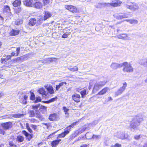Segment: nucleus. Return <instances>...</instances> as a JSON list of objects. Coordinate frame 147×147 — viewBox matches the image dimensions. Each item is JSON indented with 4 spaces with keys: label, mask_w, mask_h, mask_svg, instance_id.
I'll use <instances>...</instances> for the list:
<instances>
[{
    "label": "nucleus",
    "mask_w": 147,
    "mask_h": 147,
    "mask_svg": "<svg viewBox=\"0 0 147 147\" xmlns=\"http://www.w3.org/2000/svg\"><path fill=\"white\" fill-rule=\"evenodd\" d=\"M92 134L90 133H87L86 135V138L88 139L92 138Z\"/></svg>",
    "instance_id": "38"
},
{
    "label": "nucleus",
    "mask_w": 147,
    "mask_h": 147,
    "mask_svg": "<svg viewBox=\"0 0 147 147\" xmlns=\"http://www.w3.org/2000/svg\"><path fill=\"white\" fill-rule=\"evenodd\" d=\"M42 6L43 5L41 2L37 1L35 3L33 4V7L38 9H40L42 7Z\"/></svg>",
    "instance_id": "13"
},
{
    "label": "nucleus",
    "mask_w": 147,
    "mask_h": 147,
    "mask_svg": "<svg viewBox=\"0 0 147 147\" xmlns=\"http://www.w3.org/2000/svg\"><path fill=\"white\" fill-rule=\"evenodd\" d=\"M133 68L131 66L129 65V72H132L133 71Z\"/></svg>",
    "instance_id": "58"
},
{
    "label": "nucleus",
    "mask_w": 147,
    "mask_h": 147,
    "mask_svg": "<svg viewBox=\"0 0 147 147\" xmlns=\"http://www.w3.org/2000/svg\"><path fill=\"white\" fill-rule=\"evenodd\" d=\"M57 99V96H55V97L52 98L50 99L49 100L45 102V103H49L50 102H53L54 101H56Z\"/></svg>",
    "instance_id": "29"
},
{
    "label": "nucleus",
    "mask_w": 147,
    "mask_h": 147,
    "mask_svg": "<svg viewBox=\"0 0 147 147\" xmlns=\"http://www.w3.org/2000/svg\"><path fill=\"white\" fill-rule=\"evenodd\" d=\"M136 123L135 121H131L130 124L131 127L133 129L135 128L136 127Z\"/></svg>",
    "instance_id": "35"
},
{
    "label": "nucleus",
    "mask_w": 147,
    "mask_h": 147,
    "mask_svg": "<svg viewBox=\"0 0 147 147\" xmlns=\"http://www.w3.org/2000/svg\"><path fill=\"white\" fill-rule=\"evenodd\" d=\"M77 123V122H75L73 123L69 126L67 127L65 129V130H70L71 127L73 128L74 126Z\"/></svg>",
    "instance_id": "26"
},
{
    "label": "nucleus",
    "mask_w": 147,
    "mask_h": 147,
    "mask_svg": "<svg viewBox=\"0 0 147 147\" xmlns=\"http://www.w3.org/2000/svg\"><path fill=\"white\" fill-rule=\"evenodd\" d=\"M50 62L53 61H56L57 60V59L54 58H50Z\"/></svg>",
    "instance_id": "50"
},
{
    "label": "nucleus",
    "mask_w": 147,
    "mask_h": 147,
    "mask_svg": "<svg viewBox=\"0 0 147 147\" xmlns=\"http://www.w3.org/2000/svg\"><path fill=\"white\" fill-rule=\"evenodd\" d=\"M47 107L44 106H41L40 107V108L41 109H43L45 110H46Z\"/></svg>",
    "instance_id": "56"
},
{
    "label": "nucleus",
    "mask_w": 147,
    "mask_h": 147,
    "mask_svg": "<svg viewBox=\"0 0 147 147\" xmlns=\"http://www.w3.org/2000/svg\"><path fill=\"white\" fill-rule=\"evenodd\" d=\"M143 147H147V143L144 144Z\"/></svg>",
    "instance_id": "64"
},
{
    "label": "nucleus",
    "mask_w": 147,
    "mask_h": 147,
    "mask_svg": "<svg viewBox=\"0 0 147 147\" xmlns=\"http://www.w3.org/2000/svg\"><path fill=\"white\" fill-rule=\"evenodd\" d=\"M120 136H119L118 138L121 139H124L125 138H127V137H125V136H124L123 134L122 133H120Z\"/></svg>",
    "instance_id": "40"
},
{
    "label": "nucleus",
    "mask_w": 147,
    "mask_h": 147,
    "mask_svg": "<svg viewBox=\"0 0 147 147\" xmlns=\"http://www.w3.org/2000/svg\"><path fill=\"white\" fill-rule=\"evenodd\" d=\"M44 5H50L51 3L52 0H42Z\"/></svg>",
    "instance_id": "28"
},
{
    "label": "nucleus",
    "mask_w": 147,
    "mask_h": 147,
    "mask_svg": "<svg viewBox=\"0 0 147 147\" xmlns=\"http://www.w3.org/2000/svg\"><path fill=\"white\" fill-rule=\"evenodd\" d=\"M127 85V84L126 82H124L123 83L122 86L115 93V96H117L121 94L125 89Z\"/></svg>",
    "instance_id": "2"
},
{
    "label": "nucleus",
    "mask_w": 147,
    "mask_h": 147,
    "mask_svg": "<svg viewBox=\"0 0 147 147\" xmlns=\"http://www.w3.org/2000/svg\"><path fill=\"white\" fill-rule=\"evenodd\" d=\"M0 133L1 134L3 135L5 134V131L3 130H1Z\"/></svg>",
    "instance_id": "60"
},
{
    "label": "nucleus",
    "mask_w": 147,
    "mask_h": 147,
    "mask_svg": "<svg viewBox=\"0 0 147 147\" xmlns=\"http://www.w3.org/2000/svg\"><path fill=\"white\" fill-rule=\"evenodd\" d=\"M69 35V33L66 32L63 35L62 37L63 38H66L68 37Z\"/></svg>",
    "instance_id": "42"
},
{
    "label": "nucleus",
    "mask_w": 147,
    "mask_h": 147,
    "mask_svg": "<svg viewBox=\"0 0 147 147\" xmlns=\"http://www.w3.org/2000/svg\"><path fill=\"white\" fill-rule=\"evenodd\" d=\"M23 101H22V103L24 104H26L27 103V102L26 100H24V99H23Z\"/></svg>",
    "instance_id": "59"
},
{
    "label": "nucleus",
    "mask_w": 147,
    "mask_h": 147,
    "mask_svg": "<svg viewBox=\"0 0 147 147\" xmlns=\"http://www.w3.org/2000/svg\"><path fill=\"white\" fill-rule=\"evenodd\" d=\"M123 14L121 13L119 15H118L117 16H116V18L117 19H121L123 18H125L126 17H127V16H126L125 15H123Z\"/></svg>",
    "instance_id": "30"
},
{
    "label": "nucleus",
    "mask_w": 147,
    "mask_h": 147,
    "mask_svg": "<svg viewBox=\"0 0 147 147\" xmlns=\"http://www.w3.org/2000/svg\"><path fill=\"white\" fill-rule=\"evenodd\" d=\"M22 134L26 137H28L30 139L32 138L31 135L29 134L25 131L24 130L22 131Z\"/></svg>",
    "instance_id": "34"
},
{
    "label": "nucleus",
    "mask_w": 147,
    "mask_h": 147,
    "mask_svg": "<svg viewBox=\"0 0 147 147\" xmlns=\"http://www.w3.org/2000/svg\"><path fill=\"white\" fill-rule=\"evenodd\" d=\"M52 14L48 12V11H46L45 13L43 20H44L49 18L52 16Z\"/></svg>",
    "instance_id": "17"
},
{
    "label": "nucleus",
    "mask_w": 147,
    "mask_h": 147,
    "mask_svg": "<svg viewBox=\"0 0 147 147\" xmlns=\"http://www.w3.org/2000/svg\"><path fill=\"white\" fill-rule=\"evenodd\" d=\"M11 116L14 117L19 118L23 117L24 115L19 114H12Z\"/></svg>",
    "instance_id": "32"
},
{
    "label": "nucleus",
    "mask_w": 147,
    "mask_h": 147,
    "mask_svg": "<svg viewBox=\"0 0 147 147\" xmlns=\"http://www.w3.org/2000/svg\"><path fill=\"white\" fill-rule=\"evenodd\" d=\"M80 147H88V145L86 144H84L81 146Z\"/></svg>",
    "instance_id": "61"
},
{
    "label": "nucleus",
    "mask_w": 147,
    "mask_h": 147,
    "mask_svg": "<svg viewBox=\"0 0 147 147\" xmlns=\"http://www.w3.org/2000/svg\"><path fill=\"white\" fill-rule=\"evenodd\" d=\"M65 7L70 11L74 13H78L79 10L76 7L72 5H65Z\"/></svg>",
    "instance_id": "4"
},
{
    "label": "nucleus",
    "mask_w": 147,
    "mask_h": 147,
    "mask_svg": "<svg viewBox=\"0 0 147 147\" xmlns=\"http://www.w3.org/2000/svg\"><path fill=\"white\" fill-rule=\"evenodd\" d=\"M26 128L28 130V131L30 133H31L32 132V129L30 128V127H29L28 125V124H26Z\"/></svg>",
    "instance_id": "46"
},
{
    "label": "nucleus",
    "mask_w": 147,
    "mask_h": 147,
    "mask_svg": "<svg viewBox=\"0 0 147 147\" xmlns=\"http://www.w3.org/2000/svg\"><path fill=\"white\" fill-rule=\"evenodd\" d=\"M28 96H27L26 95H25L24 96L23 98H22V99H24V100H26Z\"/></svg>",
    "instance_id": "57"
},
{
    "label": "nucleus",
    "mask_w": 147,
    "mask_h": 147,
    "mask_svg": "<svg viewBox=\"0 0 147 147\" xmlns=\"http://www.w3.org/2000/svg\"><path fill=\"white\" fill-rule=\"evenodd\" d=\"M58 119V116L55 113L51 114L49 119L51 121H55L57 120Z\"/></svg>",
    "instance_id": "9"
},
{
    "label": "nucleus",
    "mask_w": 147,
    "mask_h": 147,
    "mask_svg": "<svg viewBox=\"0 0 147 147\" xmlns=\"http://www.w3.org/2000/svg\"><path fill=\"white\" fill-rule=\"evenodd\" d=\"M19 33V30H17L12 29L10 32L9 34L11 36H13L18 35Z\"/></svg>",
    "instance_id": "19"
},
{
    "label": "nucleus",
    "mask_w": 147,
    "mask_h": 147,
    "mask_svg": "<svg viewBox=\"0 0 147 147\" xmlns=\"http://www.w3.org/2000/svg\"><path fill=\"white\" fill-rule=\"evenodd\" d=\"M78 91L80 92L81 94L82 95V97L83 98L84 96L86 94V91L85 89H83L81 91H80V90L79 88H78Z\"/></svg>",
    "instance_id": "24"
},
{
    "label": "nucleus",
    "mask_w": 147,
    "mask_h": 147,
    "mask_svg": "<svg viewBox=\"0 0 147 147\" xmlns=\"http://www.w3.org/2000/svg\"><path fill=\"white\" fill-rule=\"evenodd\" d=\"M140 135H136L134 136V138L137 140H139L140 138Z\"/></svg>",
    "instance_id": "51"
},
{
    "label": "nucleus",
    "mask_w": 147,
    "mask_h": 147,
    "mask_svg": "<svg viewBox=\"0 0 147 147\" xmlns=\"http://www.w3.org/2000/svg\"><path fill=\"white\" fill-rule=\"evenodd\" d=\"M100 136L99 135H93L92 137V138L98 139L100 138Z\"/></svg>",
    "instance_id": "45"
},
{
    "label": "nucleus",
    "mask_w": 147,
    "mask_h": 147,
    "mask_svg": "<svg viewBox=\"0 0 147 147\" xmlns=\"http://www.w3.org/2000/svg\"><path fill=\"white\" fill-rule=\"evenodd\" d=\"M117 36L119 38L124 39L127 37V35L126 34H121Z\"/></svg>",
    "instance_id": "31"
},
{
    "label": "nucleus",
    "mask_w": 147,
    "mask_h": 147,
    "mask_svg": "<svg viewBox=\"0 0 147 147\" xmlns=\"http://www.w3.org/2000/svg\"><path fill=\"white\" fill-rule=\"evenodd\" d=\"M20 47H18L16 49V52L17 53V55L16 56H18V54H19L20 53Z\"/></svg>",
    "instance_id": "49"
},
{
    "label": "nucleus",
    "mask_w": 147,
    "mask_h": 147,
    "mask_svg": "<svg viewBox=\"0 0 147 147\" xmlns=\"http://www.w3.org/2000/svg\"><path fill=\"white\" fill-rule=\"evenodd\" d=\"M1 61L2 63H4V62H6L7 61L6 60V59L5 58H1Z\"/></svg>",
    "instance_id": "53"
},
{
    "label": "nucleus",
    "mask_w": 147,
    "mask_h": 147,
    "mask_svg": "<svg viewBox=\"0 0 147 147\" xmlns=\"http://www.w3.org/2000/svg\"><path fill=\"white\" fill-rule=\"evenodd\" d=\"M86 129V127H82L79 129L78 130L76 131L75 133L71 136V139H74L75 137H76L78 134L83 133L85 131Z\"/></svg>",
    "instance_id": "3"
},
{
    "label": "nucleus",
    "mask_w": 147,
    "mask_h": 147,
    "mask_svg": "<svg viewBox=\"0 0 147 147\" xmlns=\"http://www.w3.org/2000/svg\"><path fill=\"white\" fill-rule=\"evenodd\" d=\"M69 132V131L67 130H65L64 132L62 133L61 134H59L57 138H60L64 137L67 134H68Z\"/></svg>",
    "instance_id": "23"
},
{
    "label": "nucleus",
    "mask_w": 147,
    "mask_h": 147,
    "mask_svg": "<svg viewBox=\"0 0 147 147\" xmlns=\"http://www.w3.org/2000/svg\"><path fill=\"white\" fill-rule=\"evenodd\" d=\"M15 53H14V52H12L11 53V56H14V55H15Z\"/></svg>",
    "instance_id": "62"
},
{
    "label": "nucleus",
    "mask_w": 147,
    "mask_h": 147,
    "mask_svg": "<svg viewBox=\"0 0 147 147\" xmlns=\"http://www.w3.org/2000/svg\"><path fill=\"white\" fill-rule=\"evenodd\" d=\"M21 2L20 0H16L13 3V5L15 7L20 6L21 4Z\"/></svg>",
    "instance_id": "25"
},
{
    "label": "nucleus",
    "mask_w": 147,
    "mask_h": 147,
    "mask_svg": "<svg viewBox=\"0 0 147 147\" xmlns=\"http://www.w3.org/2000/svg\"><path fill=\"white\" fill-rule=\"evenodd\" d=\"M107 82L106 79L97 81L94 84L93 91L96 92L99 90L102 87L104 86Z\"/></svg>",
    "instance_id": "1"
},
{
    "label": "nucleus",
    "mask_w": 147,
    "mask_h": 147,
    "mask_svg": "<svg viewBox=\"0 0 147 147\" xmlns=\"http://www.w3.org/2000/svg\"><path fill=\"white\" fill-rule=\"evenodd\" d=\"M38 92L40 94L46 96L47 94L46 92L45 91V89L43 88H41L39 89Z\"/></svg>",
    "instance_id": "21"
},
{
    "label": "nucleus",
    "mask_w": 147,
    "mask_h": 147,
    "mask_svg": "<svg viewBox=\"0 0 147 147\" xmlns=\"http://www.w3.org/2000/svg\"><path fill=\"white\" fill-rule=\"evenodd\" d=\"M66 84V82H60L58 85H57L56 86V91H58L59 89L61 87L64 85H65Z\"/></svg>",
    "instance_id": "20"
},
{
    "label": "nucleus",
    "mask_w": 147,
    "mask_h": 147,
    "mask_svg": "<svg viewBox=\"0 0 147 147\" xmlns=\"http://www.w3.org/2000/svg\"><path fill=\"white\" fill-rule=\"evenodd\" d=\"M45 88L47 90L48 93L50 94H53L55 93L53 87L51 85L48 84L44 86Z\"/></svg>",
    "instance_id": "6"
},
{
    "label": "nucleus",
    "mask_w": 147,
    "mask_h": 147,
    "mask_svg": "<svg viewBox=\"0 0 147 147\" xmlns=\"http://www.w3.org/2000/svg\"><path fill=\"white\" fill-rule=\"evenodd\" d=\"M108 98H109V101H110V100H113V99H112V97H109Z\"/></svg>",
    "instance_id": "63"
},
{
    "label": "nucleus",
    "mask_w": 147,
    "mask_h": 147,
    "mask_svg": "<svg viewBox=\"0 0 147 147\" xmlns=\"http://www.w3.org/2000/svg\"><path fill=\"white\" fill-rule=\"evenodd\" d=\"M40 105L39 104L35 105H32V109L34 110H37L39 107Z\"/></svg>",
    "instance_id": "41"
},
{
    "label": "nucleus",
    "mask_w": 147,
    "mask_h": 147,
    "mask_svg": "<svg viewBox=\"0 0 147 147\" xmlns=\"http://www.w3.org/2000/svg\"><path fill=\"white\" fill-rule=\"evenodd\" d=\"M36 20L35 19H32L30 20L29 24L30 26H34L36 23Z\"/></svg>",
    "instance_id": "27"
},
{
    "label": "nucleus",
    "mask_w": 147,
    "mask_h": 147,
    "mask_svg": "<svg viewBox=\"0 0 147 147\" xmlns=\"http://www.w3.org/2000/svg\"><path fill=\"white\" fill-rule=\"evenodd\" d=\"M33 0H25L24 1V3L27 6L33 7Z\"/></svg>",
    "instance_id": "10"
},
{
    "label": "nucleus",
    "mask_w": 147,
    "mask_h": 147,
    "mask_svg": "<svg viewBox=\"0 0 147 147\" xmlns=\"http://www.w3.org/2000/svg\"><path fill=\"white\" fill-rule=\"evenodd\" d=\"M80 95L77 93H75L72 95V99L76 102H80Z\"/></svg>",
    "instance_id": "8"
},
{
    "label": "nucleus",
    "mask_w": 147,
    "mask_h": 147,
    "mask_svg": "<svg viewBox=\"0 0 147 147\" xmlns=\"http://www.w3.org/2000/svg\"><path fill=\"white\" fill-rule=\"evenodd\" d=\"M67 69L72 72L77 71L78 70V68L77 66L72 67V66H67Z\"/></svg>",
    "instance_id": "18"
},
{
    "label": "nucleus",
    "mask_w": 147,
    "mask_h": 147,
    "mask_svg": "<svg viewBox=\"0 0 147 147\" xmlns=\"http://www.w3.org/2000/svg\"><path fill=\"white\" fill-rule=\"evenodd\" d=\"M121 2L118 0H114L112 1V3H108L107 4V6H112L113 7H116L119 6L121 3Z\"/></svg>",
    "instance_id": "5"
},
{
    "label": "nucleus",
    "mask_w": 147,
    "mask_h": 147,
    "mask_svg": "<svg viewBox=\"0 0 147 147\" xmlns=\"http://www.w3.org/2000/svg\"><path fill=\"white\" fill-rule=\"evenodd\" d=\"M30 121L32 123H36L37 122V121L34 119H30Z\"/></svg>",
    "instance_id": "52"
},
{
    "label": "nucleus",
    "mask_w": 147,
    "mask_h": 147,
    "mask_svg": "<svg viewBox=\"0 0 147 147\" xmlns=\"http://www.w3.org/2000/svg\"><path fill=\"white\" fill-rule=\"evenodd\" d=\"M2 126L5 129H8L11 127V122H7L3 123Z\"/></svg>",
    "instance_id": "15"
},
{
    "label": "nucleus",
    "mask_w": 147,
    "mask_h": 147,
    "mask_svg": "<svg viewBox=\"0 0 147 147\" xmlns=\"http://www.w3.org/2000/svg\"><path fill=\"white\" fill-rule=\"evenodd\" d=\"M10 10L9 7L7 5H5L4 7L3 13H8L9 15H10L11 13L10 12Z\"/></svg>",
    "instance_id": "16"
},
{
    "label": "nucleus",
    "mask_w": 147,
    "mask_h": 147,
    "mask_svg": "<svg viewBox=\"0 0 147 147\" xmlns=\"http://www.w3.org/2000/svg\"><path fill=\"white\" fill-rule=\"evenodd\" d=\"M41 101V98L40 97H36V99L35 101V103H36L39 102H40Z\"/></svg>",
    "instance_id": "44"
},
{
    "label": "nucleus",
    "mask_w": 147,
    "mask_h": 147,
    "mask_svg": "<svg viewBox=\"0 0 147 147\" xmlns=\"http://www.w3.org/2000/svg\"><path fill=\"white\" fill-rule=\"evenodd\" d=\"M110 90V89L108 87H105L99 92L97 95H102L106 94Z\"/></svg>",
    "instance_id": "7"
},
{
    "label": "nucleus",
    "mask_w": 147,
    "mask_h": 147,
    "mask_svg": "<svg viewBox=\"0 0 147 147\" xmlns=\"http://www.w3.org/2000/svg\"><path fill=\"white\" fill-rule=\"evenodd\" d=\"M122 66L123 67V70L125 72H128L129 71V66L128 63L125 62L122 63Z\"/></svg>",
    "instance_id": "11"
},
{
    "label": "nucleus",
    "mask_w": 147,
    "mask_h": 147,
    "mask_svg": "<svg viewBox=\"0 0 147 147\" xmlns=\"http://www.w3.org/2000/svg\"><path fill=\"white\" fill-rule=\"evenodd\" d=\"M11 57L10 55H7L5 58L6 59V60L7 61L9 59H11Z\"/></svg>",
    "instance_id": "55"
},
{
    "label": "nucleus",
    "mask_w": 147,
    "mask_h": 147,
    "mask_svg": "<svg viewBox=\"0 0 147 147\" xmlns=\"http://www.w3.org/2000/svg\"><path fill=\"white\" fill-rule=\"evenodd\" d=\"M61 141V139H59L52 141L51 143V146L52 147H56L57 145Z\"/></svg>",
    "instance_id": "22"
},
{
    "label": "nucleus",
    "mask_w": 147,
    "mask_h": 147,
    "mask_svg": "<svg viewBox=\"0 0 147 147\" xmlns=\"http://www.w3.org/2000/svg\"><path fill=\"white\" fill-rule=\"evenodd\" d=\"M18 141L19 142H22L24 140V138L23 137L21 136H18L17 138Z\"/></svg>",
    "instance_id": "37"
},
{
    "label": "nucleus",
    "mask_w": 147,
    "mask_h": 147,
    "mask_svg": "<svg viewBox=\"0 0 147 147\" xmlns=\"http://www.w3.org/2000/svg\"><path fill=\"white\" fill-rule=\"evenodd\" d=\"M31 126L33 129L35 130L36 129L37 127L36 125H32Z\"/></svg>",
    "instance_id": "54"
},
{
    "label": "nucleus",
    "mask_w": 147,
    "mask_h": 147,
    "mask_svg": "<svg viewBox=\"0 0 147 147\" xmlns=\"http://www.w3.org/2000/svg\"><path fill=\"white\" fill-rule=\"evenodd\" d=\"M35 99V96L34 94L32 92L31 93L30 99L34 100Z\"/></svg>",
    "instance_id": "43"
},
{
    "label": "nucleus",
    "mask_w": 147,
    "mask_h": 147,
    "mask_svg": "<svg viewBox=\"0 0 147 147\" xmlns=\"http://www.w3.org/2000/svg\"><path fill=\"white\" fill-rule=\"evenodd\" d=\"M122 66V63L119 64L116 63H113L111 65V68L116 69L118 68H120Z\"/></svg>",
    "instance_id": "14"
},
{
    "label": "nucleus",
    "mask_w": 147,
    "mask_h": 147,
    "mask_svg": "<svg viewBox=\"0 0 147 147\" xmlns=\"http://www.w3.org/2000/svg\"><path fill=\"white\" fill-rule=\"evenodd\" d=\"M21 60V58L18 57L16 59H14V62H19V61Z\"/></svg>",
    "instance_id": "47"
},
{
    "label": "nucleus",
    "mask_w": 147,
    "mask_h": 147,
    "mask_svg": "<svg viewBox=\"0 0 147 147\" xmlns=\"http://www.w3.org/2000/svg\"><path fill=\"white\" fill-rule=\"evenodd\" d=\"M138 9V5L134 3H132L129 5V9L132 11H135Z\"/></svg>",
    "instance_id": "12"
},
{
    "label": "nucleus",
    "mask_w": 147,
    "mask_h": 147,
    "mask_svg": "<svg viewBox=\"0 0 147 147\" xmlns=\"http://www.w3.org/2000/svg\"><path fill=\"white\" fill-rule=\"evenodd\" d=\"M121 145L118 143L116 144L114 146L111 147H121Z\"/></svg>",
    "instance_id": "48"
},
{
    "label": "nucleus",
    "mask_w": 147,
    "mask_h": 147,
    "mask_svg": "<svg viewBox=\"0 0 147 147\" xmlns=\"http://www.w3.org/2000/svg\"><path fill=\"white\" fill-rule=\"evenodd\" d=\"M63 109L64 112H65V114L67 116H68L69 114L67 113L69 110L67 108L65 107H63Z\"/></svg>",
    "instance_id": "39"
},
{
    "label": "nucleus",
    "mask_w": 147,
    "mask_h": 147,
    "mask_svg": "<svg viewBox=\"0 0 147 147\" xmlns=\"http://www.w3.org/2000/svg\"><path fill=\"white\" fill-rule=\"evenodd\" d=\"M129 22L131 24H137L138 22L137 20L131 19L129 20Z\"/></svg>",
    "instance_id": "36"
},
{
    "label": "nucleus",
    "mask_w": 147,
    "mask_h": 147,
    "mask_svg": "<svg viewBox=\"0 0 147 147\" xmlns=\"http://www.w3.org/2000/svg\"><path fill=\"white\" fill-rule=\"evenodd\" d=\"M50 59V58L45 59L41 61V62L44 63H49L51 62Z\"/></svg>",
    "instance_id": "33"
}]
</instances>
